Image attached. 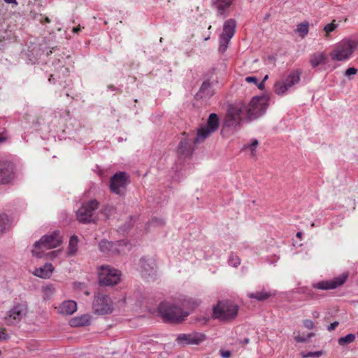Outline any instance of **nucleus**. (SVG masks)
Returning <instances> with one entry per match:
<instances>
[{
	"label": "nucleus",
	"mask_w": 358,
	"mask_h": 358,
	"mask_svg": "<svg viewBox=\"0 0 358 358\" xmlns=\"http://www.w3.org/2000/svg\"><path fill=\"white\" fill-rule=\"evenodd\" d=\"M193 308L189 300L165 301L159 304L158 311L164 321L180 323L189 315V310Z\"/></svg>",
	"instance_id": "obj_1"
},
{
	"label": "nucleus",
	"mask_w": 358,
	"mask_h": 358,
	"mask_svg": "<svg viewBox=\"0 0 358 358\" xmlns=\"http://www.w3.org/2000/svg\"><path fill=\"white\" fill-rule=\"evenodd\" d=\"M62 243V236L59 231H55L50 234L45 235L35 242L32 250V254L37 258H42L47 250L55 248Z\"/></svg>",
	"instance_id": "obj_2"
},
{
	"label": "nucleus",
	"mask_w": 358,
	"mask_h": 358,
	"mask_svg": "<svg viewBox=\"0 0 358 358\" xmlns=\"http://www.w3.org/2000/svg\"><path fill=\"white\" fill-rule=\"evenodd\" d=\"M269 99L267 96H255L248 105L244 103V114L249 120H255L265 113Z\"/></svg>",
	"instance_id": "obj_3"
},
{
	"label": "nucleus",
	"mask_w": 358,
	"mask_h": 358,
	"mask_svg": "<svg viewBox=\"0 0 358 358\" xmlns=\"http://www.w3.org/2000/svg\"><path fill=\"white\" fill-rule=\"evenodd\" d=\"M244 117H245L244 114V103L238 102L232 104L227 110L224 126L236 129L241 125Z\"/></svg>",
	"instance_id": "obj_4"
},
{
	"label": "nucleus",
	"mask_w": 358,
	"mask_h": 358,
	"mask_svg": "<svg viewBox=\"0 0 358 358\" xmlns=\"http://www.w3.org/2000/svg\"><path fill=\"white\" fill-rule=\"evenodd\" d=\"M358 45V42L351 39H344L338 43L330 56L334 61H343L348 59L354 52Z\"/></svg>",
	"instance_id": "obj_5"
},
{
	"label": "nucleus",
	"mask_w": 358,
	"mask_h": 358,
	"mask_svg": "<svg viewBox=\"0 0 358 358\" xmlns=\"http://www.w3.org/2000/svg\"><path fill=\"white\" fill-rule=\"evenodd\" d=\"M238 307L228 301H220L214 307L213 316L220 320L234 319L238 313Z\"/></svg>",
	"instance_id": "obj_6"
},
{
	"label": "nucleus",
	"mask_w": 358,
	"mask_h": 358,
	"mask_svg": "<svg viewBox=\"0 0 358 358\" xmlns=\"http://www.w3.org/2000/svg\"><path fill=\"white\" fill-rule=\"evenodd\" d=\"M120 271L108 265L99 268V282L102 286H113L120 280Z\"/></svg>",
	"instance_id": "obj_7"
},
{
	"label": "nucleus",
	"mask_w": 358,
	"mask_h": 358,
	"mask_svg": "<svg viewBox=\"0 0 358 358\" xmlns=\"http://www.w3.org/2000/svg\"><path fill=\"white\" fill-rule=\"evenodd\" d=\"M236 21L234 19H228L223 24V31L220 36L219 52L221 54L225 52L231 39L236 32Z\"/></svg>",
	"instance_id": "obj_8"
},
{
	"label": "nucleus",
	"mask_w": 358,
	"mask_h": 358,
	"mask_svg": "<svg viewBox=\"0 0 358 358\" xmlns=\"http://www.w3.org/2000/svg\"><path fill=\"white\" fill-rule=\"evenodd\" d=\"M219 124L220 121L217 114L211 113L208 118L206 125L198 129L194 142H203L212 133L218 129Z\"/></svg>",
	"instance_id": "obj_9"
},
{
	"label": "nucleus",
	"mask_w": 358,
	"mask_h": 358,
	"mask_svg": "<svg viewBox=\"0 0 358 358\" xmlns=\"http://www.w3.org/2000/svg\"><path fill=\"white\" fill-rule=\"evenodd\" d=\"M99 206V203L96 199L84 203L76 212L78 220L83 223L90 222Z\"/></svg>",
	"instance_id": "obj_10"
},
{
	"label": "nucleus",
	"mask_w": 358,
	"mask_h": 358,
	"mask_svg": "<svg viewBox=\"0 0 358 358\" xmlns=\"http://www.w3.org/2000/svg\"><path fill=\"white\" fill-rule=\"evenodd\" d=\"M92 306L95 313L99 315L110 313L113 309L110 298L101 293L94 296Z\"/></svg>",
	"instance_id": "obj_11"
},
{
	"label": "nucleus",
	"mask_w": 358,
	"mask_h": 358,
	"mask_svg": "<svg viewBox=\"0 0 358 358\" xmlns=\"http://www.w3.org/2000/svg\"><path fill=\"white\" fill-rule=\"evenodd\" d=\"M27 313V307L24 303H18L7 312L4 317L5 322L8 325L15 324L20 322Z\"/></svg>",
	"instance_id": "obj_12"
},
{
	"label": "nucleus",
	"mask_w": 358,
	"mask_h": 358,
	"mask_svg": "<svg viewBox=\"0 0 358 358\" xmlns=\"http://www.w3.org/2000/svg\"><path fill=\"white\" fill-rule=\"evenodd\" d=\"M128 184V177L125 172L115 173L110 179V191L119 195H124Z\"/></svg>",
	"instance_id": "obj_13"
},
{
	"label": "nucleus",
	"mask_w": 358,
	"mask_h": 358,
	"mask_svg": "<svg viewBox=\"0 0 358 358\" xmlns=\"http://www.w3.org/2000/svg\"><path fill=\"white\" fill-rule=\"evenodd\" d=\"M348 277V273L345 272L330 280H322L313 284V287L322 290L334 289L343 285Z\"/></svg>",
	"instance_id": "obj_14"
},
{
	"label": "nucleus",
	"mask_w": 358,
	"mask_h": 358,
	"mask_svg": "<svg viewBox=\"0 0 358 358\" xmlns=\"http://www.w3.org/2000/svg\"><path fill=\"white\" fill-rule=\"evenodd\" d=\"M141 273L142 277L148 281L154 280L157 277V264L153 259L141 258Z\"/></svg>",
	"instance_id": "obj_15"
},
{
	"label": "nucleus",
	"mask_w": 358,
	"mask_h": 358,
	"mask_svg": "<svg viewBox=\"0 0 358 358\" xmlns=\"http://www.w3.org/2000/svg\"><path fill=\"white\" fill-rule=\"evenodd\" d=\"M194 139L195 137L189 134L182 138L178 145L179 154L186 157L191 155L194 150V145L199 143H195Z\"/></svg>",
	"instance_id": "obj_16"
},
{
	"label": "nucleus",
	"mask_w": 358,
	"mask_h": 358,
	"mask_svg": "<svg viewBox=\"0 0 358 358\" xmlns=\"http://www.w3.org/2000/svg\"><path fill=\"white\" fill-rule=\"evenodd\" d=\"M13 176V164L8 161H0V184L10 182Z\"/></svg>",
	"instance_id": "obj_17"
},
{
	"label": "nucleus",
	"mask_w": 358,
	"mask_h": 358,
	"mask_svg": "<svg viewBox=\"0 0 358 358\" xmlns=\"http://www.w3.org/2000/svg\"><path fill=\"white\" fill-rule=\"evenodd\" d=\"M234 0H212V6L216 10L217 17H226L229 13V8Z\"/></svg>",
	"instance_id": "obj_18"
},
{
	"label": "nucleus",
	"mask_w": 358,
	"mask_h": 358,
	"mask_svg": "<svg viewBox=\"0 0 358 358\" xmlns=\"http://www.w3.org/2000/svg\"><path fill=\"white\" fill-rule=\"evenodd\" d=\"M204 338L203 335L196 334H180L176 341L179 344L188 345V344H199Z\"/></svg>",
	"instance_id": "obj_19"
},
{
	"label": "nucleus",
	"mask_w": 358,
	"mask_h": 358,
	"mask_svg": "<svg viewBox=\"0 0 358 358\" xmlns=\"http://www.w3.org/2000/svg\"><path fill=\"white\" fill-rule=\"evenodd\" d=\"M77 310V303L74 301H66L58 307V312L62 315H71Z\"/></svg>",
	"instance_id": "obj_20"
},
{
	"label": "nucleus",
	"mask_w": 358,
	"mask_h": 358,
	"mask_svg": "<svg viewBox=\"0 0 358 358\" xmlns=\"http://www.w3.org/2000/svg\"><path fill=\"white\" fill-rule=\"evenodd\" d=\"M99 247L102 252L108 255H113L119 252L118 250L117 249L116 245L114 243L110 242L106 240L101 241L100 243H99Z\"/></svg>",
	"instance_id": "obj_21"
},
{
	"label": "nucleus",
	"mask_w": 358,
	"mask_h": 358,
	"mask_svg": "<svg viewBox=\"0 0 358 358\" xmlns=\"http://www.w3.org/2000/svg\"><path fill=\"white\" fill-rule=\"evenodd\" d=\"M301 72L299 70H295L290 73L287 78L282 80L286 86L290 90L294 85L299 83Z\"/></svg>",
	"instance_id": "obj_22"
},
{
	"label": "nucleus",
	"mask_w": 358,
	"mask_h": 358,
	"mask_svg": "<svg viewBox=\"0 0 358 358\" xmlns=\"http://www.w3.org/2000/svg\"><path fill=\"white\" fill-rule=\"evenodd\" d=\"M73 327L87 326L90 324V315L88 314L72 318L69 322Z\"/></svg>",
	"instance_id": "obj_23"
},
{
	"label": "nucleus",
	"mask_w": 358,
	"mask_h": 358,
	"mask_svg": "<svg viewBox=\"0 0 358 358\" xmlns=\"http://www.w3.org/2000/svg\"><path fill=\"white\" fill-rule=\"evenodd\" d=\"M53 270L51 264H45L43 266L36 268L34 271V275L41 278H48L50 276Z\"/></svg>",
	"instance_id": "obj_24"
},
{
	"label": "nucleus",
	"mask_w": 358,
	"mask_h": 358,
	"mask_svg": "<svg viewBox=\"0 0 358 358\" xmlns=\"http://www.w3.org/2000/svg\"><path fill=\"white\" fill-rule=\"evenodd\" d=\"M213 94L212 83L209 80L204 81L199 90L198 96L202 97H210Z\"/></svg>",
	"instance_id": "obj_25"
},
{
	"label": "nucleus",
	"mask_w": 358,
	"mask_h": 358,
	"mask_svg": "<svg viewBox=\"0 0 358 358\" xmlns=\"http://www.w3.org/2000/svg\"><path fill=\"white\" fill-rule=\"evenodd\" d=\"M326 56L323 52H315L310 55V63L313 68L317 67L320 64H324Z\"/></svg>",
	"instance_id": "obj_26"
},
{
	"label": "nucleus",
	"mask_w": 358,
	"mask_h": 358,
	"mask_svg": "<svg viewBox=\"0 0 358 358\" xmlns=\"http://www.w3.org/2000/svg\"><path fill=\"white\" fill-rule=\"evenodd\" d=\"M272 295L273 294L271 292L265 291H260L248 294V296L250 299H255L259 301H264L271 297Z\"/></svg>",
	"instance_id": "obj_27"
},
{
	"label": "nucleus",
	"mask_w": 358,
	"mask_h": 358,
	"mask_svg": "<svg viewBox=\"0 0 358 358\" xmlns=\"http://www.w3.org/2000/svg\"><path fill=\"white\" fill-rule=\"evenodd\" d=\"M10 221L6 214H0V236L10 229Z\"/></svg>",
	"instance_id": "obj_28"
},
{
	"label": "nucleus",
	"mask_w": 358,
	"mask_h": 358,
	"mask_svg": "<svg viewBox=\"0 0 358 358\" xmlns=\"http://www.w3.org/2000/svg\"><path fill=\"white\" fill-rule=\"evenodd\" d=\"M78 238L76 236H72L70 238L69 247L67 250L68 256H73L78 250Z\"/></svg>",
	"instance_id": "obj_29"
},
{
	"label": "nucleus",
	"mask_w": 358,
	"mask_h": 358,
	"mask_svg": "<svg viewBox=\"0 0 358 358\" xmlns=\"http://www.w3.org/2000/svg\"><path fill=\"white\" fill-rule=\"evenodd\" d=\"M289 89L286 86L283 81L276 82L274 85V92L278 95L282 96L285 94Z\"/></svg>",
	"instance_id": "obj_30"
},
{
	"label": "nucleus",
	"mask_w": 358,
	"mask_h": 358,
	"mask_svg": "<svg viewBox=\"0 0 358 358\" xmlns=\"http://www.w3.org/2000/svg\"><path fill=\"white\" fill-rule=\"evenodd\" d=\"M338 27V24L336 23V20H333L331 23L326 24L323 30L325 32V37H329L330 33L335 31Z\"/></svg>",
	"instance_id": "obj_31"
},
{
	"label": "nucleus",
	"mask_w": 358,
	"mask_h": 358,
	"mask_svg": "<svg viewBox=\"0 0 358 358\" xmlns=\"http://www.w3.org/2000/svg\"><path fill=\"white\" fill-rule=\"evenodd\" d=\"M308 22L306 23H300L297 25L296 31L301 35V36L304 37L308 33Z\"/></svg>",
	"instance_id": "obj_32"
},
{
	"label": "nucleus",
	"mask_w": 358,
	"mask_h": 358,
	"mask_svg": "<svg viewBox=\"0 0 358 358\" xmlns=\"http://www.w3.org/2000/svg\"><path fill=\"white\" fill-rule=\"evenodd\" d=\"M355 339V335L353 334H349L345 336L341 337L338 339V344L341 345H343L345 344H348L354 341Z\"/></svg>",
	"instance_id": "obj_33"
},
{
	"label": "nucleus",
	"mask_w": 358,
	"mask_h": 358,
	"mask_svg": "<svg viewBox=\"0 0 358 358\" xmlns=\"http://www.w3.org/2000/svg\"><path fill=\"white\" fill-rule=\"evenodd\" d=\"M323 354H324V352L322 350H320V351H316V352H309L307 353L301 352L300 355L303 358H308V357H319L322 356Z\"/></svg>",
	"instance_id": "obj_34"
},
{
	"label": "nucleus",
	"mask_w": 358,
	"mask_h": 358,
	"mask_svg": "<svg viewBox=\"0 0 358 358\" xmlns=\"http://www.w3.org/2000/svg\"><path fill=\"white\" fill-rule=\"evenodd\" d=\"M314 336L313 333H308L306 336L298 335L294 337V339L298 343H306L310 338Z\"/></svg>",
	"instance_id": "obj_35"
},
{
	"label": "nucleus",
	"mask_w": 358,
	"mask_h": 358,
	"mask_svg": "<svg viewBox=\"0 0 358 358\" xmlns=\"http://www.w3.org/2000/svg\"><path fill=\"white\" fill-rule=\"evenodd\" d=\"M164 224H165V222H164V219L157 218V217L152 218L149 223V224L150 226H153V227L163 226Z\"/></svg>",
	"instance_id": "obj_36"
},
{
	"label": "nucleus",
	"mask_w": 358,
	"mask_h": 358,
	"mask_svg": "<svg viewBox=\"0 0 358 358\" xmlns=\"http://www.w3.org/2000/svg\"><path fill=\"white\" fill-rule=\"evenodd\" d=\"M229 265H231L234 267H237L241 264V259L237 256H231V257H230V258L229 259Z\"/></svg>",
	"instance_id": "obj_37"
},
{
	"label": "nucleus",
	"mask_w": 358,
	"mask_h": 358,
	"mask_svg": "<svg viewBox=\"0 0 358 358\" xmlns=\"http://www.w3.org/2000/svg\"><path fill=\"white\" fill-rule=\"evenodd\" d=\"M357 72V69H355V67H350V68H348L345 72V76L346 77H350L351 76H355Z\"/></svg>",
	"instance_id": "obj_38"
},
{
	"label": "nucleus",
	"mask_w": 358,
	"mask_h": 358,
	"mask_svg": "<svg viewBox=\"0 0 358 358\" xmlns=\"http://www.w3.org/2000/svg\"><path fill=\"white\" fill-rule=\"evenodd\" d=\"M303 325L308 329H312L314 327V323L310 320H306L303 321Z\"/></svg>",
	"instance_id": "obj_39"
},
{
	"label": "nucleus",
	"mask_w": 358,
	"mask_h": 358,
	"mask_svg": "<svg viewBox=\"0 0 358 358\" xmlns=\"http://www.w3.org/2000/svg\"><path fill=\"white\" fill-rule=\"evenodd\" d=\"M9 338V336L6 333V329H0V341H6Z\"/></svg>",
	"instance_id": "obj_40"
},
{
	"label": "nucleus",
	"mask_w": 358,
	"mask_h": 358,
	"mask_svg": "<svg viewBox=\"0 0 358 358\" xmlns=\"http://www.w3.org/2000/svg\"><path fill=\"white\" fill-rule=\"evenodd\" d=\"M258 145V141L257 139H253L250 143V145H249V147L251 149V152H252V155H254V151L257 147V145Z\"/></svg>",
	"instance_id": "obj_41"
},
{
	"label": "nucleus",
	"mask_w": 358,
	"mask_h": 358,
	"mask_svg": "<svg viewBox=\"0 0 358 358\" xmlns=\"http://www.w3.org/2000/svg\"><path fill=\"white\" fill-rule=\"evenodd\" d=\"M245 81L248 83H252L257 85L258 80L255 76H248L245 78Z\"/></svg>",
	"instance_id": "obj_42"
},
{
	"label": "nucleus",
	"mask_w": 358,
	"mask_h": 358,
	"mask_svg": "<svg viewBox=\"0 0 358 358\" xmlns=\"http://www.w3.org/2000/svg\"><path fill=\"white\" fill-rule=\"evenodd\" d=\"M220 352L222 358H229L231 357V352L229 350H221Z\"/></svg>",
	"instance_id": "obj_43"
},
{
	"label": "nucleus",
	"mask_w": 358,
	"mask_h": 358,
	"mask_svg": "<svg viewBox=\"0 0 358 358\" xmlns=\"http://www.w3.org/2000/svg\"><path fill=\"white\" fill-rule=\"evenodd\" d=\"M338 325V322H334L330 325L328 326L327 329L329 331H331L336 329V327Z\"/></svg>",
	"instance_id": "obj_44"
},
{
	"label": "nucleus",
	"mask_w": 358,
	"mask_h": 358,
	"mask_svg": "<svg viewBox=\"0 0 358 358\" xmlns=\"http://www.w3.org/2000/svg\"><path fill=\"white\" fill-rule=\"evenodd\" d=\"M55 80H56L55 75L52 74V75H50L48 80L50 83H55Z\"/></svg>",
	"instance_id": "obj_45"
},
{
	"label": "nucleus",
	"mask_w": 358,
	"mask_h": 358,
	"mask_svg": "<svg viewBox=\"0 0 358 358\" xmlns=\"http://www.w3.org/2000/svg\"><path fill=\"white\" fill-rule=\"evenodd\" d=\"M257 86V87L260 90H262L264 87V80H262V82L260 83H258L257 82V85H256Z\"/></svg>",
	"instance_id": "obj_46"
},
{
	"label": "nucleus",
	"mask_w": 358,
	"mask_h": 358,
	"mask_svg": "<svg viewBox=\"0 0 358 358\" xmlns=\"http://www.w3.org/2000/svg\"><path fill=\"white\" fill-rule=\"evenodd\" d=\"M40 21H41V22L42 24H43V23H45V22H46V23H50V19H49V17H44V19H43V20H42V19H41Z\"/></svg>",
	"instance_id": "obj_47"
},
{
	"label": "nucleus",
	"mask_w": 358,
	"mask_h": 358,
	"mask_svg": "<svg viewBox=\"0 0 358 358\" xmlns=\"http://www.w3.org/2000/svg\"><path fill=\"white\" fill-rule=\"evenodd\" d=\"M80 30H81L80 26H78V27H73V31L74 33H78L79 31H80Z\"/></svg>",
	"instance_id": "obj_48"
},
{
	"label": "nucleus",
	"mask_w": 358,
	"mask_h": 358,
	"mask_svg": "<svg viewBox=\"0 0 358 358\" xmlns=\"http://www.w3.org/2000/svg\"><path fill=\"white\" fill-rule=\"evenodd\" d=\"M7 3H15V5L17 4L16 0H3Z\"/></svg>",
	"instance_id": "obj_49"
},
{
	"label": "nucleus",
	"mask_w": 358,
	"mask_h": 358,
	"mask_svg": "<svg viewBox=\"0 0 358 358\" xmlns=\"http://www.w3.org/2000/svg\"><path fill=\"white\" fill-rule=\"evenodd\" d=\"M249 342H250L249 338H244V340L242 341V343H243V345H247L248 343H249Z\"/></svg>",
	"instance_id": "obj_50"
},
{
	"label": "nucleus",
	"mask_w": 358,
	"mask_h": 358,
	"mask_svg": "<svg viewBox=\"0 0 358 358\" xmlns=\"http://www.w3.org/2000/svg\"><path fill=\"white\" fill-rule=\"evenodd\" d=\"M61 70L62 71L63 73L69 72V71L66 68H64V69L62 68Z\"/></svg>",
	"instance_id": "obj_51"
},
{
	"label": "nucleus",
	"mask_w": 358,
	"mask_h": 358,
	"mask_svg": "<svg viewBox=\"0 0 358 358\" xmlns=\"http://www.w3.org/2000/svg\"><path fill=\"white\" fill-rule=\"evenodd\" d=\"M301 235H302V233H301V232H298V233L296 234V236H297V237H299V238H300V237L301 236Z\"/></svg>",
	"instance_id": "obj_52"
},
{
	"label": "nucleus",
	"mask_w": 358,
	"mask_h": 358,
	"mask_svg": "<svg viewBox=\"0 0 358 358\" xmlns=\"http://www.w3.org/2000/svg\"><path fill=\"white\" fill-rule=\"evenodd\" d=\"M268 78V76H265V77L264 78L263 80H264V83L265 82V80Z\"/></svg>",
	"instance_id": "obj_53"
},
{
	"label": "nucleus",
	"mask_w": 358,
	"mask_h": 358,
	"mask_svg": "<svg viewBox=\"0 0 358 358\" xmlns=\"http://www.w3.org/2000/svg\"><path fill=\"white\" fill-rule=\"evenodd\" d=\"M4 141V138L3 137L0 136V143L3 142Z\"/></svg>",
	"instance_id": "obj_54"
},
{
	"label": "nucleus",
	"mask_w": 358,
	"mask_h": 358,
	"mask_svg": "<svg viewBox=\"0 0 358 358\" xmlns=\"http://www.w3.org/2000/svg\"><path fill=\"white\" fill-rule=\"evenodd\" d=\"M210 38L209 36H208L207 38H205L206 41L208 40Z\"/></svg>",
	"instance_id": "obj_55"
},
{
	"label": "nucleus",
	"mask_w": 358,
	"mask_h": 358,
	"mask_svg": "<svg viewBox=\"0 0 358 358\" xmlns=\"http://www.w3.org/2000/svg\"><path fill=\"white\" fill-rule=\"evenodd\" d=\"M109 87H110V88H111V89H113V88H114V87H113V86H110Z\"/></svg>",
	"instance_id": "obj_56"
},
{
	"label": "nucleus",
	"mask_w": 358,
	"mask_h": 358,
	"mask_svg": "<svg viewBox=\"0 0 358 358\" xmlns=\"http://www.w3.org/2000/svg\"><path fill=\"white\" fill-rule=\"evenodd\" d=\"M1 355V351L0 350V355Z\"/></svg>",
	"instance_id": "obj_57"
}]
</instances>
